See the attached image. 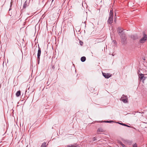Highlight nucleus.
Wrapping results in <instances>:
<instances>
[{
    "mask_svg": "<svg viewBox=\"0 0 147 147\" xmlns=\"http://www.w3.org/2000/svg\"><path fill=\"white\" fill-rule=\"evenodd\" d=\"M50 71L51 73H55L57 69H59V67L58 65L54 61H52L51 64V67L50 68Z\"/></svg>",
    "mask_w": 147,
    "mask_h": 147,
    "instance_id": "obj_1",
    "label": "nucleus"
},
{
    "mask_svg": "<svg viewBox=\"0 0 147 147\" xmlns=\"http://www.w3.org/2000/svg\"><path fill=\"white\" fill-rule=\"evenodd\" d=\"M119 35L122 44L123 45H126L127 43V42L125 34L124 32H123L121 35L119 34Z\"/></svg>",
    "mask_w": 147,
    "mask_h": 147,
    "instance_id": "obj_2",
    "label": "nucleus"
},
{
    "mask_svg": "<svg viewBox=\"0 0 147 147\" xmlns=\"http://www.w3.org/2000/svg\"><path fill=\"white\" fill-rule=\"evenodd\" d=\"M113 20V9L111 10L109 13V19L107 21L108 23L110 24H112Z\"/></svg>",
    "mask_w": 147,
    "mask_h": 147,
    "instance_id": "obj_3",
    "label": "nucleus"
},
{
    "mask_svg": "<svg viewBox=\"0 0 147 147\" xmlns=\"http://www.w3.org/2000/svg\"><path fill=\"white\" fill-rule=\"evenodd\" d=\"M41 53V49L40 47L38 45V51L37 53V60L38 64L39 63V61L40 60V56Z\"/></svg>",
    "mask_w": 147,
    "mask_h": 147,
    "instance_id": "obj_4",
    "label": "nucleus"
},
{
    "mask_svg": "<svg viewBox=\"0 0 147 147\" xmlns=\"http://www.w3.org/2000/svg\"><path fill=\"white\" fill-rule=\"evenodd\" d=\"M121 100L125 103H127L128 102V98L127 96L124 95H122V97L121 98Z\"/></svg>",
    "mask_w": 147,
    "mask_h": 147,
    "instance_id": "obj_5",
    "label": "nucleus"
},
{
    "mask_svg": "<svg viewBox=\"0 0 147 147\" xmlns=\"http://www.w3.org/2000/svg\"><path fill=\"white\" fill-rule=\"evenodd\" d=\"M144 37L141 38L140 40V42L141 43H143L145 42L147 39V35L145 33L143 34Z\"/></svg>",
    "mask_w": 147,
    "mask_h": 147,
    "instance_id": "obj_6",
    "label": "nucleus"
},
{
    "mask_svg": "<svg viewBox=\"0 0 147 147\" xmlns=\"http://www.w3.org/2000/svg\"><path fill=\"white\" fill-rule=\"evenodd\" d=\"M102 74L103 76L105 77V78L108 79L111 77L112 75L110 73H102Z\"/></svg>",
    "mask_w": 147,
    "mask_h": 147,
    "instance_id": "obj_7",
    "label": "nucleus"
},
{
    "mask_svg": "<svg viewBox=\"0 0 147 147\" xmlns=\"http://www.w3.org/2000/svg\"><path fill=\"white\" fill-rule=\"evenodd\" d=\"M124 30L123 29L121 28L120 27H119L117 28V31L118 32V34L119 35V34L121 35V34L122 33H123V31Z\"/></svg>",
    "mask_w": 147,
    "mask_h": 147,
    "instance_id": "obj_8",
    "label": "nucleus"
},
{
    "mask_svg": "<svg viewBox=\"0 0 147 147\" xmlns=\"http://www.w3.org/2000/svg\"><path fill=\"white\" fill-rule=\"evenodd\" d=\"M105 131L101 128H99L97 131V133L98 134H100L101 132H104Z\"/></svg>",
    "mask_w": 147,
    "mask_h": 147,
    "instance_id": "obj_9",
    "label": "nucleus"
},
{
    "mask_svg": "<svg viewBox=\"0 0 147 147\" xmlns=\"http://www.w3.org/2000/svg\"><path fill=\"white\" fill-rule=\"evenodd\" d=\"M140 71H138V74H139V78H140V80H142L144 76V74H142L141 73H140V74H139V72H140Z\"/></svg>",
    "mask_w": 147,
    "mask_h": 147,
    "instance_id": "obj_10",
    "label": "nucleus"
},
{
    "mask_svg": "<svg viewBox=\"0 0 147 147\" xmlns=\"http://www.w3.org/2000/svg\"><path fill=\"white\" fill-rule=\"evenodd\" d=\"M67 147H80V146L79 145L77 144H73L67 146Z\"/></svg>",
    "mask_w": 147,
    "mask_h": 147,
    "instance_id": "obj_11",
    "label": "nucleus"
},
{
    "mask_svg": "<svg viewBox=\"0 0 147 147\" xmlns=\"http://www.w3.org/2000/svg\"><path fill=\"white\" fill-rule=\"evenodd\" d=\"M28 6V3L27 1H26L23 5V8L24 9H25L26 7Z\"/></svg>",
    "mask_w": 147,
    "mask_h": 147,
    "instance_id": "obj_12",
    "label": "nucleus"
},
{
    "mask_svg": "<svg viewBox=\"0 0 147 147\" xmlns=\"http://www.w3.org/2000/svg\"><path fill=\"white\" fill-rule=\"evenodd\" d=\"M86 58L85 57H82L81 58V61L82 62L85 61H86Z\"/></svg>",
    "mask_w": 147,
    "mask_h": 147,
    "instance_id": "obj_13",
    "label": "nucleus"
},
{
    "mask_svg": "<svg viewBox=\"0 0 147 147\" xmlns=\"http://www.w3.org/2000/svg\"><path fill=\"white\" fill-rule=\"evenodd\" d=\"M21 92L20 90L18 91L16 93V96L17 97L19 96L20 95Z\"/></svg>",
    "mask_w": 147,
    "mask_h": 147,
    "instance_id": "obj_14",
    "label": "nucleus"
},
{
    "mask_svg": "<svg viewBox=\"0 0 147 147\" xmlns=\"http://www.w3.org/2000/svg\"><path fill=\"white\" fill-rule=\"evenodd\" d=\"M46 143L45 142H44L42 144L41 147H46Z\"/></svg>",
    "mask_w": 147,
    "mask_h": 147,
    "instance_id": "obj_15",
    "label": "nucleus"
},
{
    "mask_svg": "<svg viewBox=\"0 0 147 147\" xmlns=\"http://www.w3.org/2000/svg\"><path fill=\"white\" fill-rule=\"evenodd\" d=\"M103 122L104 123H112L113 122H115L113 121H103Z\"/></svg>",
    "mask_w": 147,
    "mask_h": 147,
    "instance_id": "obj_16",
    "label": "nucleus"
},
{
    "mask_svg": "<svg viewBox=\"0 0 147 147\" xmlns=\"http://www.w3.org/2000/svg\"><path fill=\"white\" fill-rule=\"evenodd\" d=\"M120 144L123 147H126V146L121 142L120 143Z\"/></svg>",
    "mask_w": 147,
    "mask_h": 147,
    "instance_id": "obj_17",
    "label": "nucleus"
},
{
    "mask_svg": "<svg viewBox=\"0 0 147 147\" xmlns=\"http://www.w3.org/2000/svg\"><path fill=\"white\" fill-rule=\"evenodd\" d=\"M79 43L80 45H82L83 44V42L82 41L80 40L79 41Z\"/></svg>",
    "mask_w": 147,
    "mask_h": 147,
    "instance_id": "obj_18",
    "label": "nucleus"
},
{
    "mask_svg": "<svg viewBox=\"0 0 147 147\" xmlns=\"http://www.w3.org/2000/svg\"><path fill=\"white\" fill-rule=\"evenodd\" d=\"M133 147H137V145L136 143H135L133 144Z\"/></svg>",
    "mask_w": 147,
    "mask_h": 147,
    "instance_id": "obj_19",
    "label": "nucleus"
},
{
    "mask_svg": "<svg viewBox=\"0 0 147 147\" xmlns=\"http://www.w3.org/2000/svg\"><path fill=\"white\" fill-rule=\"evenodd\" d=\"M97 140V139H96V137H94L93 138V141H95V140Z\"/></svg>",
    "mask_w": 147,
    "mask_h": 147,
    "instance_id": "obj_20",
    "label": "nucleus"
},
{
    "mask_svg": "<svg viewBox=\"0 0 147 147\" xmlns=\"http://www.w3.org/2000/svg\"><path fill=\"white\" fill-rule=\"evenodd\" d=\"M123 125L124 126H125L127 127H130V126H129L128 125H127L126 124H124H124Z\"/></svg>",
    "mask_w": 147,
    "mask_h": 147,
    "instance_id": "obj_21",
    "label": "nucleus"
},
{
    "mask_svg": "<svg viewBox=\"0 0 147 147\" xmlns=\"http://www.w3.org/2000/svg\"><path fill=\"white\" fill-rule=\"evenodd\" d=\"M146 77L145 76H144L143 79L142 80H143V81H144L146 79Z\"/></svg>",
    "mask_w": 147,
    "mask_h": 147,
    "instance_id": "obj_22",
    "label": "nucleus"
},
{
    "mask_svg": "<svg viewBox=\"0 0 147 147\" xmlns=\"http://www.w3.org/2000/svg\"><path fill=\"white\" fill-rule=\"evenodd\" d=\"M117 123L121 125H123L124 124V123H119V122H118Z\"/></svg>",
    "mask_w": 147,
    "mask_h": 147,
    "instance_id": "obj_23",
    "label": "nucleus"
},
{
    "mask_svg": "<svg viewBox=\"0 0 147 147\" xmlns=\"http://www.w3.org/2000/svg\"><path fill=\"white\" fill-rule=\"evenodd\" d=\"M11 21H9V23L10 24L11 23Z\"/></svg>",
    "mask_w": 147,
    "mask_h": 147,
    "instance_id": "obj_24",
    "label": "nucleus"
},
{
    "mask_svg": "<svg viewBox=\"0 0 147 147\" xmlns=\"http://www.w3.org/2000/svg\"><path fill=\"white\" fill-rule=\"evenodd\" d=\"M113 42H114V43L116 42V41L115 40H113Z\"/></svg>",
    "mask_w": 147,
    "mask_h": 147,
    "instance_id": "obj_25",
    "label": "nucleus"
},
{
    "mask_svg": "<svg viewBox=\"0 0 147 147\" xmlns=\"http://www.w3.org/2000/svg\"><path fill=\"white\" fill-rule=\"evenodd\" d=\"M14 28V27H12V29H13V28Z\"/></svg>",
    "mask_w": 147,
    "mask_h": 147,
    "instance_id": "obj_26",
    "label": "nucleus"
},
{
    "mask_svg": "<svg viewBox=\"0 0 147 147\" xmlns=\"http://www.w3.org/2000/svg\"><path fill=\"white\" fill-rule=\"evenodd\" d=\"M10 9H10H10H9V11H10Z\"/></svg>",
    "mask_w": 147,
    "mask_h": 147,
    "instance_id": "obj_27",
    "label": "nucleus"
},
{
    "mask_svg": "<svg viewBox=\"0 0 147 147\" xmlns=\"http://www.w3.org/2000/svg\"><path fill=\"white\" fill-rule=\"evenodd\" d=\"M53 0H52V2H53Z\"/></svg>",
    "mask_w": 147,
    "mask_h": 147,
    "instance_id": "obj_28",
    "label": "nucleus"
},
{
    "mask_svg": "<svg viewBox=\"0 0 147 147\" xmlns=\"http://www.w3.org/2000/svg\"><path fill=\"white\" fill-rule=\"evenodd\" d=\"M114 21H115V22L116 20H114Z\"/></svg>",
    "mask_w": 147,
    "mask_h": 147,
    "instance_id": "obj_29",
    "label": "nucleus"
},
{
    "mask_svg": "<svg viewBox=\"0 0 147 147\" xmlns=\"http://www.w3.org/2000/svg\"><path fill=\"white\" fill-rule=\"evenodd\" d=\"M146 75H147V74H146Z\"/></svg>",
    "mask_w": 147,
    "mask_h": 147,
    "instance_id": "obj_30",
    "label": "nucleus"
}]
</instances>
